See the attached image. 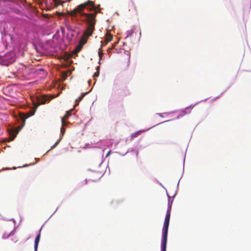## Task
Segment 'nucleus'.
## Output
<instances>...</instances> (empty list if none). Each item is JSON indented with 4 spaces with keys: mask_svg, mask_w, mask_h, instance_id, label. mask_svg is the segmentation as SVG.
<instances>
[{
    "mask_svg": "<svg viewBox=\"0 0 251 251\" xmlns=\"http://www.w3.org/2000/svg\"><path fill=\"white\" fill-rule=\"evenodd\" d=\"M88 8L90 10L94 9L95 6L93 1H88L79 5L76 8L69 12V14L72 17H75L77 13H79L81 16L83 17L82 21L86 23L87 28L84 32V35L88 37L92 35L94 26L96 24V14H87L82 12V11L85 8Z\"/></svg>",
    "mask_w": 251,
    "mask_h": 251,
    "instance_id": "f257e3e1",
    "label": "nucleus"
},
{
    "mask_svg": "<svg viewBox=\"0 0 251 251\" xmlns=\"http://www.w3.org/2000/svg\"><path fill=\"white\" fill-rule=\"evenodd\" d=\"M170 218V211L168 208L165 216L163 228L162 237L161 241V251H166V250L168 230L169 225Z\"/></svg>",
    "mask_w": 251,
    "mask_h": 251,
    "instance_id": "f03ea898",
    "label": "nucleus"
},
{
    "mask_svg": "<svg viewBox=\"0 0 251 251\" xmlns=\"http://www.w3.org/2000/svg\"><path fill=\"white\" fill-rule=\"evenodd\" d=\"M48 100V99L46 97H44L42 98H38L37 99V102H33L34 108L31 110L29 113L27 114H23L21 115V119L25 121V119H27L29 117L33 115L35 112L36 108L38 107L39 105L40 104H43L46 103V101Z\"/></svg>",
    "mask_w": 251,
    "mask_h": 251,
    "instance_id": "7ed1b4c3",
    "label": "nucleus"
},
{
    "mask_svg": "<svg viewBox=\"0 0 251 251\" xmlns=\"http://www.w3.org/2000/svg\"><path fill=\"white\" fill-rule=\"evenodd\" d=\"M7 56H5L1 58H0V63L2 65L8 66L10 63H11L13 61V59H11L7 60Z\"/></svg>",
    "mask_w": 251,
    "mask_h": 251,
    "instance_id": "20e7f679",
    "label": "nucleus"
},
{
    "mask_svg": "<svg viewBox=\"0 0 251 251\" xmlns=\"http://www.w3.org/2000/svg\"><path fill=\"white\" fill-rule=\"evenodd\" d=\"M24 125L25 124L24 123L23 125L19 126L17 129H15V131L10 132V136H12L11 140H13V139L16 136V134L21 130V129L24 126Z\"/></svg>",
    "mask_w": 251,
    "mask_h": 251,
    "instance_id": "39448f33",
    "label": "nucleus"
},
{
    "mask_svg": "<svg viewBox=\"0 0 251 251\" xmlns=\"http://www.w3.org/2000/svg\"><path fill=\"white\" fill-rule=\"evenodd\" d=\"M41 229H40L39 233L37 235L35 239V242H34V251H37L38 243L40 241V231Z\"/></svg>",
    "mask_w": 251,
    "mask_h": 251,
    "instance_id": "423d86ee",
    "label": "nucleus"
},
{
    "mask_svg": "<svg viewBox=\"0 0 251 251\" xmlns=\"http://www.w3.org/2000/svg\"><path fill=\"white\" fill-rule=\"evenodd\" d=\"M88 92H86L85 93H83L81 95V96H80L79 97H78L76 100V103L75 104V107L77 106L78 104V102L81 101L82 100V99H83V98L84 97V96L85 95H86L87 94H88Z\"/></svg>",
    "mask_w": 251,
    "mask_h": 251,
    "instance_id": "0eeeda50",
    "label": "nucleus"
},
{
    "mask_svg": "<svg viewBox=\"0 0 251 251\" xmlns=\"http://www.w3.org/2000/svg\"><path fill=\"white\" fill-rule=\"evenodd\" d=\"M113 39L112 35L110 34L108 32H107L105 39L106 40V42H109L112 41Z\"/></svg>",
    "mask_w": 251,
    "mask_h": 251,
    "instance_id": "6e6552de",
    "label": "nucleus"
},
{
    "mask_svg": "<svg viewBox=\"0 0 251 251\" xmlns=\"http://www.w3.org/2000/svg\"><path fill=\"white\" fill-rule=\"evenodd\" d=\"M70 111L67 112V113L65 114V116L62 119V125L63 126L66 125L65 121H64L65 119L69 117L70 116Z\"/></svg>",
    "mask_w": 251,
    "mask_h": 251,
    "instance_id": "1a4fd4ad",
    "label": "nucleus"
},
{
    "mask_svg": "<svg viewBox=\"0 0 251 251\" xmlns=\"http://www.w3.org/2000/svg\"><path fill=\"white\" fill-rule=\"evenodd\" d=\"M108 42H106V40L105 39L104 41H101V46L100 48V49H99V50H100L102 48V47L103 46H104V45H106Z\"/></svg>",
    "mask_w": 251,
    "mask_h": 251,
    "instance_id": "9d476101",
    "label": "nucleus"
},
{
    "mask_svg": "<svg viewBox=\"0 0 251 251\" xmlns=\"http://www.w3.org/2000/svg\"><path fill=\"white\" fill-rule=\"evenodd\" d=\"M99 67L97 68V72L95 73L94 75V77H98L99 75Z\"/></svg>",
    "mask_w": 251,
    "mask_h": 251,
    "instance_id": "9b49d317",
    "label": "nucleus"
},
{
    "mask_svg": "<svg viewBox=\"0 0 251 251\" xmlns=\"http://www.w3.org/2000/svg\"><path fill=\"white\" fill-rule=\"evenodd\" d=\"M61 138H60L59 139V140L58 141L56 142H55V144L53 145V146L51 148V149H52V148H55V147L58 145V144L59 143V142H60V141L61 140Z\"/></svg>",
    "mask_w": 251,
    "mask_h": 251,
    "instance_id": "f8f14e48",
    "label": "nucleus"
},
{
    "mask_svg": "<svg viewBox=\"0 0 251 251\" xmlns=\"http://www.w3.org/2000/svg\"><path fill=\"white\" fill-rule=\"evenodd\" d=\"M60 131H61V132L62 133V136L64 135V133H65V128L63 126L60 129Z\"/></svg>",
    "mask_w": 251,
    "mask_h": 251,
    "instance_id": "ddd939ff",
    "label": "nucleus"
},
{
    "mask_svg": "<svg viewBox=\"0 0 251 251\" xmlns=\"http://www.w3.org/2000/svg\"><path fill=\"white\" fill-rule=\"evenodd\" d=\"M99 54L100 58H101L102 57V52L100 51H99Z\"/></svg>",
    "mask_w": 251,
    "mask_h": 251,
    "instance_id": "4468645a",
    "label": "nucleus"
},
{
    "mask_svg": "<svg viewBox=\"0 0 251 251\" xmlns=\"http://www.w3.org/2000/svg\"><path fill=\"white\" fill-rule=\"evenodd\" d=\"M138 132L136 133H134V134H132V137H135L138 133Z\"/></svg>",
    "mask_w": 251,
    "mask_h": 251,
    "instance_id": "2eb2a0df",
    "label": "nucleus"
},
{
    "mask_svg": "<svg viewBox=\"0 0 251 251\" xmlns=\"http://www.w3.org/2000/svg\"><path fill=\"white\" fill-rule=\"evenodd\" d=\"M113 48H114V46H113L112 48L108 49V51L110 52Z\"/></svg>",
    "mask_w": 251,
    "mask_h": 251,
    "instance_id": "dca6fc26",
    "label": "nucleus"
},
{
    "mask_svg": "<svg viewBox=\"0 0 251 251\" xmlns=\"http://www.w3.org/2000/svg\"><path fill=\"white\" fill-rule=\"evenodd\" d=\"M110 152H111L110 151L108 152V153H107V154L106 155V157H107L110 154Z\"/></svg>",
    "mask_w": 251,
    "mask_h": 251,
    "instance_id": "f3484780",
    "label": "nucleus"
},
{
    "mask_svg": "<svg viewBox=\"0 0 251 251\" xmlns=\"http://www.w3.org/2000/svg\"><path fill=\"white\" fill-rule=\"evenodd\" d=\"M27 166H28L27 165H25L23 166V167H26Z\"/></svg>",
    "mask_w": 251,
    "mask_h": 251,
    "instance_id": "a211bd4d",
    "label": "nucleus"
},
{
    "mask_svg": "<svg viewBox=\"0 0 251 251\" xmlns=\"http://www.w3.org/2000/svg\"><path fill=\"white\" fill-rule=\"evenodd\" d=\"M80 48H81V47H80V48H79V49H78V51L79 50H80Z\"/></svg>",
    "mask_w": 251,
    "mask_h": 251,
    "instance_id": "6ab92c4d",
    "label": "nucleus"
}]
</instances>
